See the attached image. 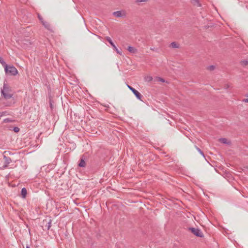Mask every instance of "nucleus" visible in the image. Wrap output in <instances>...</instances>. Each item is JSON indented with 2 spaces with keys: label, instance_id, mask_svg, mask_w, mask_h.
Masks as SVG:
<instances>
[{
  "label": "nucleus",
  "instance_id": "obj_1",
  "mask_svg": "<svg viewBox=\"0 0 248 248\" xmlns=\"http://www.w3.org/2000/svg\"><path fill=\"white\" fill-rule=\"evenodd\" d=\"M1 93L2 96L5 99H10L13 96L11 89L7 84L5 82L3 84V88L1 90Z\"/></svg>",
  "mask_w": 248,
  "mask_h": 248
},
{
  "label": "nucleus",
  "instance_id": "obj_2",
  "mask_svg": "<svg viewBox=\"0 0 248 248\" xmlns=\"http://www.w3.org/2000/svg\"><path fill=\"white\" fill-rule=\"evenodd\" d=\"M5 73L12 76H16L18 74V71L14 66H7V68L4 69Z\"/></svg>",
  "mask_w": 248,
  "mask_h": 248
},
{
  "label": "nucleus",
  "instance_id": "obj_3",
  "mask_svg": "<svg viewBox=\"0 0 248 248\" xmlns=\"http://www.w3.org/2000/svg\"><path fill=\"white\" fill-rule=\"evenodd\" d=\"M189 230L191 231V232L196 236L200 237H203V233L200 229L195 228H190Z\"/></svg>",
  "mask_w": 248,
  "mask_h": 248
},
{
  "label": "nucleus",
  "instance_id": "obj_4",
  "mask_svg": "<svg viewBox=\"0 0 248 248\" xmlns=\"http://www.w3.org/2000/svg\"><path fill=\"white\" fill-rule=\"evenodd\" d=\"M127 87L128 89L132 91V92L135 94V95L136 96V97L141 100V98L142 97V95L136 89H135L134 88L131 87V86L129 85H127Z\"/></svg>",
  "mask_w": 248,
  "mask_h": 248
},
{
  "label": "nucleus",
  "instance_id": "obj_5",
  "mask_svg": "<svg viewBox=\"0 0 248 248\" xmlns=\"http://www.w3.org/2000/svg\"><path fill=\"white\" fill-rule=\"evenodd\" d=\"M41 23L42 24V25L44 26V27L48 31H50L51 32L53 31L52 28L50 24L48 22L43 20V21H42Z\"/></svg>",
  "mask_w": 248,
  "mask_h": 248
},
{
  "label": "nucleus",
  "instance_id": "obj_6",
  "mask_svg": "<svg viewBox=\"0 0 248 248\" xmlns=\"http://www.w3.org/2000/svg\"><path fill=\"white\" fill-rule=\"evenodd\" d=\"M4 162H5V165L4 166V167H6L9 164H10L11 162V159L9 157H7L5 155H4L3 156Z\"/></svg>",
  "mask_w": 248,
  "mask_h": 248
},
{
  "label": "nucleus",
  "instance_id": "obj_7",
  "mask_svg": "<svg viewBox=\"0 0 248 248\" xmlns=\"http://www.w3.org/2000/svg\"><path fill=\"white\" fill-rule=\"evenodd\" d=\"M124 14V12H123ZM113 15L116 17H120L123 16V12L121 11H117L113 13Z\"/></svg>",
  "mask_w": 248,
  "mask_h": 248
},
{
  "label": "nucleus",
  "instance_id": "obj_8",
  "mask_svg": "<svg viewBox=\"0 0 248 248\" xmlns=\"http://www.w3.org/2000/svg\"><path fill=\"white\" fill-rule=\"evenodd\" d=\"M106 40L109 42V43L111 45V46L113 47V49H114L116 47V46L115 45V44L113 43V42H112L111 39L109 37H106Z\"/></svg>",
  "mask_w": 248,
  "mask_h": 248
},
{
  "label": "nucleus",
  "instance_id": "obj_9",
  "mask_svg": "<svg viewBox=\"0 0 248 248\" xmlns=\"http://www.w3.org/2000/svg\"><path fill=\"white\" fill-rule=\"evenodd\" d=\"M219 140L222 143L226 144H230L231 142L228 141V140L226 138H221L219 139Z\"/></svg>",
  "mask_w": 248,
  "mask_h": 248
},
{
  "label": "nucleus",
  "instance_id": "obj_10",
  "mask_svg": "<svg viewBox=\"0 0 248 248\" xmlns=\"http://www.w3.org/2000/svg\"><path fill=\"white\" fill-rule=\"evenodd\" d=\"M127 50L129 52L132 53H135L137 52V50L134 47L129 46L127 48Z\"/></svg>",
  "mask_w": 248,
  "mask_h": 248
},
{
  "label": "nucleus",
  "instance_id": "obj_11",
  "mask_svg": "<svg viewBox=\"0 0 248 248\" xmlns=\"http://www.w3.org/2000/svg\"><path fill=\"white\" fill-rule=\"evenodd\" d=\"M0 63L4 67V69L7 68V66L8 65L6 63V62H4L3 59L1 57H0Z\"/></svg>",
  "mask_w": 248,
  "mask_h": 248
},
{
  "label": "nucleus",
  "instance_id": "obj_12",
  "mask_svg": "<svg viewBox=\"0 0 248 248\" xmlns=\"http://www.w3.org/2000/svg\"><path fill=\"white\" fill-rule=\"evenodd\" d=\"M27 189L26 188L23 187L21 189V195L23 198H25L27 195Z\"/></svg>",
  "mask_w": 248,
  "mask_h": 248
},
{
  "label": "nucleus",
  "instance_id": "obj_13",
  "mask_svg": "<svg viewBox=\"0 0 248 248\" xmlns=\"http://www.w3.org/2000/svg\"><path fill=\"white\" fill-rule=\"evenodd\" d=\"M78 166L80 167H84L86 166V162L83 159H81L80 160V161L79 163L78 164Z\"/></svg>",
  "mask_w": 248,
  "mask_h": 248
},
{
  "label": "nucleus",
  "instance_id": "obj_14",
  "mask_svg": "<svg viewBox=\"0 0 248 248\" xmlns=\"http://www.w3.org/2000/svg\"><path fill=\"white\" fill-rule=\"evenodd\" d=\"M170 46L172 48H178L179 45L175 42H172L170 44Z\"/></svg>",
  "mask_w": 248,
  "mask_h": 248
},
{
  "label": "nucleus",
  "instance_id": "obj_15",
  "mask_svg": "<svg viewBox=\"0 0 248 248\" xmlns=\"http://www.w3.org/2000/svg\"><path fill=\"white\" fill-rule=\"evenodd\" d=\"M145 81L147 82H151L153 80V78L151 76H147L145 77Z\"/></svg>",
  "mask_w": 248,
  "mask_h": 248
},
{
  "label": "nucleus",
  "instance_id": "obj_16",
  "mask_svg": "<svg viewBox=\"0 0 248 248\" xmlns=\"http://www.w3.org/2000/svg\"><path fill=\"white\" fill-rule=\"evenodd\" d=\"M155 80L157 81H160V82H165V80L161 78H160V77H156L155 78Z\"/></svg>",
  "mask_w": 248,
  "mask_h": 248
},
{
  "label": "nucleus",
  "instance_id": "obj_17",
  "mask_svg": "<svg viewBox=\"0 0 248 248\" xmlns=\"http://www.w3.org/2000/svg\"><path fill=\"white\" fill-rule=\"evenodd\" d=\"M196 148L197 150V151L200 153V154L201 155H202V156H203L204 157H205V156L204 155L203 152L199 148H198L197 147H196Z\"/></svg>",
  "mask_w": 248,
  "mask_h": 248
},
{
  "label": "nucleus",
  "instance_id": "obj_18",
  "mask_svg": "<svg viewBox=\"0 0 248 248\" xmlns=\"http://www.w3.org/2000/svg\"><path fill=\"white\" fill-rule=\"evenodd\" d=\"M241 64L244 66H246L248 64V61H243L241 62Z\"/></svg>",
  "mask_w": 248,
  "mask_h": 248
},
{
  "label": "nucleus",
  "instance_id": "obj_19",
  "mask_svg": "<svg viewBox=\"0 0 248 248\" xmlns=\"http://www.w3.org/2000/svg\"><path fill=\"white\" fill-rule=\"evenodd\" d=\"M148 0H136L135 2L137 3H139L142 2H147Z\"/></svg>",
  "mask_w": 248,
  "mask_h": 248
},
{
  "label": "nucleus",
  "instance_id": "obj_20",
  "mask_svg": "<svg viewBox=\"0 0 248 248\" xmlns=\"http://www.w3.org/2000/svg\"><path fill=\"white\" fill-rule=\"evenodd\" d=\"M207 69L210 71H212L215 69V66L214 65H211L208 66Z\"/></svg>",
  "mask_w": 248,
  "mask_h": 248
},
{
  "label": "nucleus",
  "instance_id": "obj_21",
  "mask_svg": "<svg viewBox=\"0 0 248 248\" xmlns=\"http://www.w3.org/2000/svg\"><path fill=\"white\" fill-rule=\"evenodd\" d=\"M37 16L41 22H42V21L44 20L43 17L41 16V15L39 14H38Z\"/></svg>",
  "mask_w": 248,
  "mask_h": 248
},
{
  "label": "nucleus",
  "instance_id": "obj_22",
  "mask_svg": "<svg viewBox=\"0 0 248 248\" xmlns=\"http://www.w3.org/2000/svg\"><path fill=\"white\" fill-rule=\"evenodd\" d=\"M114 49L116 51V52H117L118 54H120V55H122V52H121L120 50H119V49L117 48V47H116V48H115Z\"/></svg>",
  "mask_w": 248,
  "mask_h": 248
},
{
  "label": "nucleus",
  "instance_id": "obj_23",
  "mask_svg": "<svg viewBox=\"0 0 248 248\" xmlns=\"http://www.w3.org/2000/svg\"><path fill=\"white\" fill-rule=\"evenodd\" d=\"M13 130L15 132H19V128L18 127H14V129H13Z\"/></svg>",
  "mask_w": 248,
  "mask_h": 248
},
{
  "label": "nucleus",
  "instance_id": "obj_24",
  "mask_svg": "<svg viewBox=\"0 0 248 248\" xmlns=\"http://www.w3.org/2000/svg\"><path fill=\"white\" fill-rule=\"evenodd\" d=\"M193 0V3H197L198 6H201V4L199 3V1L198 0Z\"/></svg>",
  "mask_w": 248,
  "mask_h": 248
},
{
  "label": "nucleus",
  "instance_id": "obj_25",
  "mask_svg": "<svg viewBox=\"0 0 248 248\" xmlns=\"http://www.w3.org/2000/svg\"><path fill=\"white\" fill-rule=\"evenodd\" d=\"M48 226H47V229H49V228H50L51 227V220H50L48 223Z\"/></svg>",
  "mask_w": 248,
  "mask_h": 248
},
{
  "label": "nucleus",
  "instance_id": "obj_26",
  "mask_svg": "<svg viewBox=\"0 0 248 248\" xmlns=\"http://www.w3.org/2000/svg\"><path fill=\"white\" fill-rule=\"evenodd\" d=\"M243 102H244L248 103V98L244 99L243 100Z\"/></svg>",
  "mask_w": 248,
  "mask_h": 248
},
{
  "label": "nucleus",
  "instance_id": "obj_27",
  "mask_svg": "<svg viewBox=\"0 0 248 248\" xmlns=\"http://www.w3.org/2000/svg\"><path fill=\"white\" fill-rule=\"evenodd\" d=\"M4 122H9V120L8 119H5Z\"/></svg>",
  "mask_w": 248,
  "mask_h": 248
},
{
  "label": "nucleus",
  "instance_id": "obj_28",
  "mask_svg": "<svg viewBox=\"0 0 248 248\" xmlns=\"http://www.w3.org/2000/svg\"><path fill=\"white\" fill-rule=\"evenodd\" d=\"M26 248H30L29 246H26Z\"/></svg>",
  "mask_w": 248,
  "mask_h": 248
}]
</instances>
